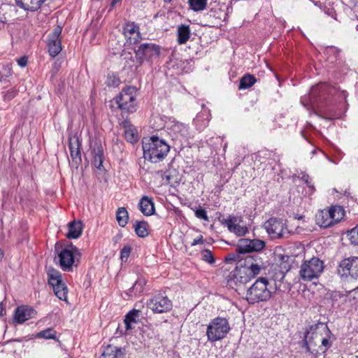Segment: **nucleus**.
Segmentation results:
<instances>
[{"mask_svg": "<svg viewBox=\"0 0 358 358\" xmlns=\"http://www.w3.org/2000/svg\"><path fill=\"white\" fill-rule=\"evenodd\" d=\"M120 80L117 77L108 75L106 83L109 87H117L120 83Z\"/></svg>", "mask_w": 358, "mask_h": 358, "instance_id": "obj_45", "label": "nucleus"}, {"mask_svg": "<svg viewBox=\"0 0 358 358\" xmlns=\"http://www.w3.org/2000/svg\"><path fill=\"white\" fill-rule=\"evenodd\" d=\"M128 218V213L126 208L124 207L119 208L116 213V219L119 225L124 227L127 224Z\"/></svg>", "mask_w": 358, "mask_h": 358, "instance_id": "obj_36", "label": "nucleus"}, {"mask_svg": "<svg viewBox=\"0 0 358 358\" xmlns=\"http://www.w3.org/2000/svg\"><path fill=\"white\" fill-rule=\"evenodd\" d=\"M81 143L77 135H73L69 138V148L73 162L78 165L81 163L80 153Z\"/></svg>", "mask_w": 358, "mask_h": 358, "instance_id": "obj_16", "label": "nucleus"}, {"mask_svg": "<svg viewBox=\"0 0 358 358\" xmlns=\"http://www.w3.org/2000/svg\"><path fill=\"white\" fill-rule=\"evenodd\" d=\"M147 306L155 313H163L171 310L173 304L167 296L159 293L155 295L148 301Z\"/></svg>", "mask_w": 358, "mask_h": 358, "instance_id": "obj_11", "label": "nucleus"}, {"mask_svg": "<svg viewBox=\"0 0 358 358\" xmlns=\"http://www.w3.org/2000/svg\"><path fill=\"white\" fill-rule=\"evenodd\" d=\"M169 134L173 140L182 141L188 134L187 127L179 122H172L170 126L167 127Z\"/></svg>", "mask_w": 358, "mask_h": 358, "instance_id": "obj_15", "label": "nucleus"}, {"mask_svg": "<svg viewBox=\"0 0 358 358\" xmlns=\"http://www.w3.org/2000/svg\"><path fill=\"white\" fill-rule=\"evenodd\" d=\"M194 214L195 216L199 219L203 220L204 221L209 220L206 209L202 208L201 206H199L198 208L196 209V210L194 211Z\"/></svg>", "mask_w": 358, "mask_h": 358, "instance_id": "obj_42", "label": "nucleus"}, {"mask_svg": "<svg viewBox=\"0 0 358 358\" xmlns=\"http://www.w3.org/2000/svg\"><path fill=\"white\" fill-rule=\"evenodd\" d=\"M16 92L14 90H8L3 94L4 101H10L16 96Z\"/></svg>", "mask_w": 358, "mask_h": 358, "instance_id": "obj_47", "label": "nucleus"}, {"mask_svg": "<svg viewBox=\"0 0 358 358\" xmlns=\"http://www.w3.org/2000/svg\"><path fill=\"white\" fill-rule=\"evenodd\" d=\"M83 222L80 220H73L68 224V238L76 239L79 238L83 232Z\"/></svg>", "mask_w": 358, "mask_h": 358, "instance_id": "obj_24", "label": "nucleus"}, {"mask_svg": "<svg viewBox=\"0 0 358 358\" xmlns=\"http://www.w3.org/2000/svg\"><path fill=\"white\" fill-rule=\"evenodd\" d=\"M236 257V255H234V254H229V255H228L225 257V261H226V262H231V261L235 260Z\"/></svg>", "mask_w": 358, "mask_h": 358, "instance_id": "obj_52", "label": "nucleus"}, {"mask_svg": "<svg viewBox=\"0 0 358 358\" xmlns=\"http://www.w3.org/2000/svg\"><path fill=\"white\" fill-rule=\"evenodd\" d=\"M202 259L210 264L215 262L213 253L209 250H204L202 252Z\"/></svg>", "mask_w": 358, "mask_h": 358, "instance_id": "obj_44", "label": "nucleus"}, {"mask_svg": "<svg viewBox=\"0 0 358 358\" xmlns=\"http://www.w3.org/2000/svg\"><path fill=\"white\" fill-rule=\"evenodd\" d=\"M80 256L78 249L71 245V248H62L58 254L59 266L64 271H72V267L75 263L76 256Z\"/></svg>", "mask_w": 358, "mask_h": 358, "instance_id": "obj_10", "label": "nucleus"}, {"mask_svg": "<svg viewBox=\"0 0 358 358\" xmlns=\"http://www.w3.org/2000/svg\"><path fill=\"white\" fill-rule=\"evenodd\" d=\"M337 273L343 280L358 279V257L341 260L337 267Z\"/></svg>", "mask_w": 358, "mask_h": 358, "instance_id": "obj_6", "label": "nucleus"}, {"mask_svg": "<svg viewBox=\"0 0 358 358\" xmlns=\"http://www.w3.org/2000/svg\"><path fill=\"white\" fill-rule=\"evenodd\" d=\"M136 92L135 87H127L117 96L116 103L122 112L134 113L136 111Z\"/></svg>", "mask_w": 358, "mask_h": 358, "instance_id": "obj_7", "label": "nucleus"}, {"mask_svg": "<svg viewBox=\"0 0 358 358\" xmlns=\"http://www.w3.org/2000/svg\"><path fill=\"white\" fill-rule=\"evenodd\" d=\"M309 176L306 174L303 175L301 177V180L304 181L310 188L313 189V186L311 185V182L309 180Z\"/></svg>", "mask_w": 358, "mask_h": 358, "instance_id": "obj_50", "label": "nucleus"}, {"mask_svg": "<svg viewBox=\"0 0 358 358\" xmlns=\"http://www.w3.org/2000/svg\"><path fill=\"white\" fill-rule=\"evenodd\" d=\"M131 252V248L130 245H124L120 251V259L122 262H127Z\"/></svg>", "mask_w": 358, "mask_h": 358, "instance_id": "obj_43", "label": "nucleus"}, {"mask_svg": "<svg viewBox=\"0 0 358 358\" xmlns=\"http://www.w3.org/2000/svg\"><path fill=\"white\" fill-rule=\"evenodd\" d=\"M208 113H199L196 117L194 120V122L196 127H199V129H201L203 127H206L209 122V119L208 117Z\"/></svg>", "mask_w": 358, "mask_h": 358, "instance_id": "obj_37", "label": "nucleus"}, {"mask_svg": "<svg viewBox=\"0 0 358 358\" xmlns=\"http://www.w3.org/2000/svg\"><path fill=\"white\" fill-rule=\"evenodd\" d=\"M123 32L129 43L136 44L139 42L141 34L138 24L134 22H127L124 27Z\"/></svg>", "mask_w": 358, "mask_h": 358, "instance_id": "obj_19", "label": "nucleus"}, {"mask_svg": "<svg viewBox=\"0 0 358 358\" xmlns=\"http://www.w3.org/2000/svg\"><path fill=\"white\" fill-rule=\"evenodd\" d=\"M262 265V261L259 258L257 262L252 264V266H249L245 270V272H243V275H241L237 281H239L241 283L248 282L252 278H254L256 275L259 274Z\"/></svg>", "mask_w": 358, "mask_h": 358, "instance_id": "obj_18", "label": "nucleus"}, {"mask_svg": "<svg viewBox=\"0 0 358 358\" xmlns=\"http://www.w3.org/2000/svg\"><path fill=\"white\" fill-rule=\"evenodd\" d=\"M208 0H188L189 8L195 12L203 10L207 6Z\"/></svg>", "mask_w": 358, "mask_h": 358, "instance_id": "obj_38", "label": "nucleus"}, {"mask_svg": "<svg viewBox=\"0 0 358 358\" xmlns=\"http://www.w3.org/2000/svg\"><path fill=\"white\" fill-rule=\"evenodd\" d=\"M258 259L257 255H249L244 259L239 260L237 266L238 269L234 275L235 278L238 280V278H240L241 275H243V272H245V270L249 266H252V264L257 262Z\"/></svg>", "mask_w": 358, "mask_h": 358, "instance_id": "obj_22", "label": "nucleus"}, {"mask_svg": "<svg viewBox=\"0 0 358 358\" xmlns=\"http://www.w3.org/2000/svg\"><path fill=\"white\" fill-rule=\"evenodd\" d=\"M348 237L352 244L358 245V224L348 232Z\"/></svg>", "mask_w": 358, "mask_h": 358, "instance_id": "obj_40", "label": "nucleus"}, {"mask_svg": "<svg viewBox=\"0 0 358 358\" xmlns=\"http://www.w3.org/2000/svg\"><path fill=\"white\" fill-rule=\"evenodd\" d=\"M92 154L93 155V164L99 170H101L104 160L103 148L99 141H95L92 145Z\"/></svg>", "mask_w": 358, "mask_h": 358, "instance_id": "obj_20", "label": "nucleus"}, {"mask_svg": "<svg viewBox=\"0 0 358 358\" xmlns=\"http://www.w3.org/2000/svg\"><path fill=\"white\" fill-rule=\"evenodd\" d=\"M145 285V281L144 279H138L137 280L134 285L129 289V291L126 293L129 297L133 296L134 295H136L140 294L143 290V286Z\"/></svg>", "mask_w": 358, "mask_h": 358, "instance_id": "obj_35", "label": "nucleus"}, {"mask_svg": "<svg viewBox=\"0 0 358 358\" xmlns=\"http://www.w3.org/2000/svg\"><path fill=\"white\" fill-rule=\"evenodd\" d=\"M267 278L260 277L248 289L245 299L250 304L267 301L271 297Z\"/></svg>", "mask_w": 358, "mask_h": 358, "instance_id": "obj_2", "label": "nucleus"}, {"mask_svg": "<svg viewBox=\"0 0 358 358\" xmlns=\"http://www.w3.org/2000/svg\"><path fill=\"white\" fill-rule=\"evenodd\" d=\"M122 124L124 128L125 139L131 143L137 142L138 136L136 129L128 121L123 122Z\"/></svg>", "mask_w": 358, "mask_h": 358, "instance_id": "obj_30", "label": "nucleus"}, {"mask_svg": "<svg viewBox=\"0 0 358 358\" xmlns=\"http://www.w3.org/2000/svg\"><path fill=\"white\" fill-rule=\"evenodd\" d=\"M222 15H224V14L220 10H211L208 13V15L209 16V17H215V18H219V19H221Z\"/></svg>", "mask_w": 358, "mask_h": 358, "instance_id": "obj_48", "label": "nucleus"}, {"mask_svg": "<svg viewBox=\"0 0 358 358\" xmlns=\"http://www.w3.org/2000/svg\"><path fill=\"white\" fill-rule=\"evenodd\" d=\"M28 58L25 56L17 59V64L21 67H25L27 64Z\"/></svg>", "mask_w": 358, "mask_h": 358, "instance_id": "obj_49", "label": "nucleus"}, {"mask_svg": "<svg viewBox=\"0 0 358 358\" xmlns=\"http://www.w3.org/2000/svg\"><path fill=\"white\" fill-rule=\"evenodd\" d=\"M141 212L145 216L152 215L155 213V206L151 198L147 196H143L138 203Z\"/></svg>", "mask_w": 358, "mask_h": 358, "instance_id": "obj_26", "label": "nucleus"}, {"mask_svg": "<svg viewBox=\"0 0 358 358\" xmlns=\"http://www.w3.org/2000/svg\"><path fill=\"white\" fill-rule=\"evenodd\" d=\"M131 323V322H128L127 320H124V324L127 330L132 329Z\"/></svg>", "mask_w": 358, "mask_h": 358, "instance_id": "obj_53", "label": "nucleus"}, {"mask_svg": "<svg viewBox=\"0 0 358 358\" xmlns=\"http://www.w3.org/2000/svg\"><path fill=\"white\" fill-rule=\"evenodd\" d=\"M257 82L256 78L250 73L245 74L241 79L239 90H245L251 87Z\"/></svg>", "mask_w": 358, "mask_h": 358, "instance_id": "obj_32", "label": "nucleus"}, {"mask_svg": "<svg viewBox=\"0 0 358 358\" xmlns=\"http://www.w3.org/2000/svg\"><path fill=\"white\" fill-rule=\"evenodd\" d=\"M36 315V311L27 306L17 307L15 311L14 319L18 323L21 324L32 318Z\"/></svg>", "mask_w": 358, "mask_h": 358, "instance_id": "obj_21", "label": "nucleus"}, {"mask_svg": "<svg viewBox=\"0 0 358 358\" xmlns=\"http://www.w3.org/2000/svg\"><path fill=\"white\" fill-rule=\"evenodd\" d=\"M317 224L321 227L327 228L334 224L329 210H322L316 215Z\"/></svg>", "mask_w": 358, "mask_h": 358, "instance_id": "obj_29", "label": "nucleus"}, {"mask_svg": "<svg viewBox=\"0 0 358 358\" xmlns=\"http://www.w3.org/2000/svg\"><path fill=\"white\" fill-rule=\"evenodd\" d=\"M38 338H43L45 339H55L56 338V331L52 329L48 328L45 330H43L37 334Z\"/></svg>", "mask_w": 358, "mask_h": 358, "instance_id": "obj_39", "label": "nucleus"}, {"mask_svg": "<svg viewBox=\"0 0 358 358\" xmlns=\"http://www.w3.org/2000/svg\"><path fill=\"white\" fill-rule=\"evenodd\" d=\"M316 329L320 331L322 334H324V337L321 339L322 345L326 349L329 348L331 346L330 341L331 331L326 324L319 323L316 326Z\"/></svg>", "mask_w": 358, "mask_h": 358, "instance_id": "obj_31", "label": "nucleus"}, {"mask_svg": "<svg viewBox=\"0 0 358 358\" xmlns=\"http://www.w3.org/2000/svg\"><path fill=\"white\" fill-rule=\"evenodd\" d=\"M231 329L229 322L225 317H217L212 320L207 327L206 336L210 342L224 338Z\"/></svg>", "mask_w": 358, "mask_h": 358, "instance_id": "obj_3", "label": "nucleus"}, {"mask_svg": "<svg viewBox=\"0 0 358 358\" xmlns=\"http://www.w3.org/2000/svg\"><path fill=\"white\" fill-rule=\"evenodd\" d=\"M121 1H122V0H113L111 3H110V7L113 8L117 3H120Z\"/></svg>", "mask_w": 358, "mask_h": 358, "instance_id": "obj_54", "label": "nucleus"}, {"mask_svg": "<svg viewBox=\"0 0 358 358\" xmlns=\"http://www.w3.org/2000/svg\"><path fill=\"white\" fill-rule=\"evenodd\" d=\"M160 54V47L152 43L141 44L137 50H135L136 60L142 64L145 61L152 60Z\"/></svg>", "mask_w": 358, "mask_h": 358, "instance_id": "obj_9", "label": "nucleus"}, {"mask_svg": "<svg viewBox=\"0 0 358 358\" xmlns=\"http://www.w3.org/2000/svg\"><path fill=\"white\" fill-rule=\"evenodd\" d=\"M191 29L189 25L180 24L177 28V42L179 45L185 44L190 38Z\"/></svg>", "mask_w": 358, "mask_h": 358, "instance_id": "obj_27", "label": "nucleus"}, {"mask_svg": "<svg viewBox=\"0 0 358 358\" xmlns=\"http://www.w3.org/2000/svg\"><path fill=\"white\" fill-rule=\"evenodd\" d=\"M139 317H140V310L133 309V310H130L126 315L124 320H127L128 322L137 323Z\"/></svg>", "mask_w": 358, "mask_h": 358, "instance_id": "obj_41", "label": "nucleus"}, {"mask_svg": "<svg viewBox=\"0 0 358 358\" xmlns=\"http://www.w3.org/2000/svg\"><path fill=\"white\" fill-rule=\"evenodd\" d=\"M3 256H4V254H3V252L1 249H0V262L2 260V259L3 258Z\"/></svg>", "mask_w": 358, "mask_h": 358, "instance_id": "obj_55", "label": "nucleus"}, {"mask_svg": "<svg viewBox=\"0 0 358 358\" xmlns=\"http://www.w3.org/2000/svg\"><path fill=\"white\" fill-rule=\"evenodd\" d=\"M62 28L60 26L56 27L52 33L48 35V47L50 55L52 57L58 55L62 51L61 34Z\"/></svg>", "mask_w": 358, "mask_h": 358, "instance_id": "obj_13", "label": "nucleus"}, {"mask_svg": "<svg viewBox=\"0 0 358 358\" xmlns=\"http://www.w3.org/2000/svg\"><path fill=\"white\" fill-rule=\"evenodd\" d=\"M356 29L358 31V24L356 27Z\"/></svg>", "mask_w": 358, "mask_h": 358, "instance_id": "obj_59", "label": "nucleus"}, {"mask_svg": "<svg viewBox=\"0 0 358 358\" xmlns=\"http://www.w3.org/2000/svg\"><path fill=\"white\" fill-rule=\"evenodd\" d=\"M143 157L152 163L162 161L170 150L167 143L159 136L153 135L143 141Z\"/></svg>", "mask_w": 358, "mask_h": 358, "instance_id": "obj_1", "label": "nucleus"}, {"mask_svg": "<svg viewBox=\"0 0 358 358\" xmlns=\"http://www.w3.org/2000/svg\"><path fill=\"white\" fill-rule=\"evenodd\" d=\"M16 5L25 10H38L45 2V0H15Z\"/></svg>", "mask_w": 358, "mask_h": 358, "instance_id": "obj_23", "label": "nucleus"}, {"mask_svg": "<svg viewBox=\"0 0 358 358\" xmlns=\"http://www.w3.org/2000/svg\"><path fill=\"white\" fill-rule=\"evenodd\" d=\"M262 265V261L259 258L257 262L252 264V266H249L245 270V272H243V275H241L237 281H239L241 283L248 282L252 278H254L256 275L259 274Z\"/></svg>", "mask_w": 358, "mask_h": 358, "instance_id": "obj_17", "label": "nucleus"}, {"mask_svg": "<svg viewBox=\"0 0 358 358\" xmlns=\"http://www.w3.org/2000/svg\"><path fill=\"white\" fill-rule=\"evenodd\" d=\"M334 224L340 222L345 215V210L341 206H334L329 209Z\"/></svg>", "mask_w": 358, "mask_h": 358, "instance_id": "obj_33", "label": "nucleus"}, {"mask_svg": "<svg viewBox=\"0 0 358 358\" xmlns=\"http://www.w3.org/2000/svg\"><path fill=\"white\" fill-rule=\"evenodd\" d=\"M266 246V243L260 239L241 238L236 246V252L238 254L251 253L259 252Z\"/></svg>", "mask_w": 358, "mask_h": 358, "instance_id": "obj_12", "label": "nucleus"}, {"mask_svg": "<svg viewBox=\"0 0 358 358\" xmlns=\"http://www.w3.org/2000/svg\"><path fill=\"white\" fill-rule=\"evenodd\" d=\"M3 310H4V309H3V306H1V304H0V315H3Z\"/></svg>", "mask_w": 358, "mask_h": 358, "instance_id": "obj_56", "label": "nucleus"}, {"mask_svg": "<svg viewBox=\"0 0 358 358\" xmlns=\"http://www.w3.org/2000/svg\"><path fill=\"white\" fill-rule=\"evenodd\" d=\"M172 0H164L165 3H170Z\"/></svg>", "mask_w": 358, "mask_h": 358, "instance_id": "obj_57", "label": "nucleus"}, {"mask_svg": "<svg viewBox=\"0 0 358 358\" xmlns=\"http://www.w3.org/2000/svg\"><path fill=\"white\" fill-rule=\"evenodd\" d=\"M48 283L52 287L55 294L60 300L66 301L68 289L62 280L61 273L52 268L48 270Z\"/></svg>", "mask_w": 358, "mask_h": 358, "instance_id": "obj_8", "label": "nucleus"}, {"mask_svg": "<svg viewBox=\"0 0 358 358\" xmlns=\"http://www.w3.org/2000/svg\"><path fill=\"white\" fill-rule=\"evenodd\" d=\"M55 249L57 250V245H55Z\"/></svg>", "mask_w": 358, "mask_h": 358, "instance_id": "obj_60", "label": "nucleus"}, {"mask_svg": "<svg viewBox=\"0 0 358 358\" xmlns=\"http://www.w3.org/2000/svg\"><path fill=\"white\" fill-rule=\"evenodd\" d=\"M203 236L201 235L197 238L194 239L193 242L192 243L191 245L194 246L198 244H203Z\"/></svg>", "mask_w": 358, "mask_h": 358, "instance_id": "obj_51", "label": "nucleus"}, {"mask_svg": "<svg viewBox=\"0 0 358 358\" xmlns=\"http://www.w3.org/2000/svg\"><path fill=\"white\" fill-rule=\"evenodd\" d=\"M316 92H317V90H316V89H315V88H313V89L311 90L310 93L308 94V97H303V98H302V99H301V102L302 103V104H303V106H306V103H305V101H306L308 99H310V103H311V104H313V102H314L315 101H313V96L314 94H315V93H316Z\"/></svg>", "mask_w": 358, "mask_h": 358, "instance_id": "obj_46", "label": "nucleus"}, {"mask_svg": "<svg viewBox=\"0 0 358 358\" xmlns=\"http://www.w3.org/2000/svg\"><path fill=\"white\" fill-rule=\"evenodd\" d=\"M241 221V218L232 215L224 219L222 224L230 232L234 233L238 236H243L248 232V228L246 226H241L239 222Z\"/></svg>", "mask_w": 358, "mask_h": 358, "instance_id": "obj_14", "label": "nucleus"}, {"mask_svg": "<svg viewBox=\"0 0 358 358\" xmlns=\"http://www.w3.org/2000/svg\"><path fill=\"white\" fill-rule=\"evenodd\" d=\"M324 268V262L317 257L304 261L299 270V276L304 281L318 278Z\"/></svg>", "mask_w": 358, "mask_h": 358, "instance_id": "obj_4", "label": "nucleus"}, {"mask_svg": "<svg viewBox=\"0 0 358 358\" xmlns=\"http://www.w3.org/2000/svg\"><path fill=\"white\" fill-rule=\"evenodd\" d=\"M264 226L271 239L288 238L290 236V231L282 219L271 217Z\"/></svg>", "mask_w": 358, "mask_h": 358, "instance_id": "obj_5", "label": "nucleus"}, {"mask_svg": "<svg viewBox=\"0 0 358 358\" xmlns=\"http://www.w3.org/2000/svg\"><path fill=\"white\" fill-rule=\"evenodd\" d=\"M209 26H210V27H214V26H215V24H210Z\"/></svg>", "mask_w": 358, "mask_h": 358, "instance_id": "obj_58", "label": "nucleus"}, {"mask_svg": "<svg viewBox=\"0 0 358 358\" xmlns=\"http://www.w3.org/2000/svg\"><path fill=\"white\" fill-rule=\"evenodd\" d=\"M162 178L166 180L167 184H169L172 187H175L180 183L181 180V175L176 169H169L164 173Z\"/></svg>", "mask_w": 358, "mask_h": 358, "instance_id": "obj_25", "label": "nucleus"}, {"mask_svg": "<svg viewBox=\"0 0 358 358\" xmlns=\"http://www.w3.org/2000/svg\"><path fill=\"white\" fill-rule=\"evenodd\" d=\"M357 159H358V157H357Z\"/></svg>", "mask_w": 358, "mask_h": 358, "instance_id": "obj_61", "label": "nucleus"}, {"mask_svg": "<svg viewBox=\"0 0 358 358\" xmlns=\"http://www.w3.org/2000/svg\"><path fill=\"white\" fill-rule=\"evenodd\" d=\"M148 224L145 221H136L134 228L138 236L145 238L148 236Z\"/></svg>", "mask_w": 358, "mask_h": 358, "instance_id": "obj_34", "label": "nucleus"}, {"mask_svg": "<svg viewBox=\"0 0 358 358\" xmlns=\"http://www.w3.org/2000/svg\"><path fill=\"white\" fill-rule=\"evenodd\" d=\"M124 355L122 348L108 345L103 351L100 358H124Z\"/></svg>", "mask_w": 358, "mask_h": 358, "instance_id": "obj_28", "label": "nucleus"}]
</instances>
